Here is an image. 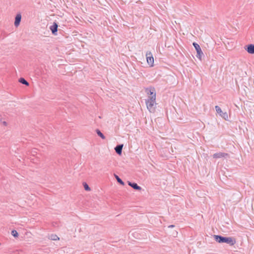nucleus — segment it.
<instances>
[{
  "mask_svg": "<svg viewBox=\"0 0 254 254\" xmlns=\"http://www.w3.org/2000/svg\"><path fill=\"white\" fill-rule=\"evenodd\" d=\"M213 238L215 241L218 243H226L231 246H234L236 243V239L233 237L214 235Z\"/></svg>",
  "mask_w": 254,
  "mask_h": 254,
  "instance_id": "nucleus-1",
  "label": "nucleus"
},
{
  "mask_svg": "<svg viewBox=\"0 0 254 254\" xmlns=\"http://www.w3.org/2000/svg\"><path fill=\"white\" fill-rule=\"evenodd\" d=\"M145 103L147 109L150 112H154L155 111L156 99L152 97L145 99Z\"/></svg>",
  "mask_w": 254,
  "mask_h": 254,
  "instance_id": "nucleus-2",
  "label": "nucleus"
},
{
  "mask_svg": "<svg viewBox=\"0 0 254 254\" xmlns=\"http://www.w3.org/2000/svg\"><path fill=\"white\" fill-rule=\"evenodd\" d=\"M192 45L193 46V47H194V48L196 51V53H197V55H196V57L200 60H201V58L203 56V53L200 48V46L197 43H196L195 42H193L192 43Z\"/></svg>",
  "mask_w": 254,
  "mask_h": 254,
  "instance_id": "nucleus-3",
  "label": "nucleus"
},
{
  "mask_svg": "<svg viewBox=\"0 0 254 254\" xmlns=\"http://www.w3.org/2000/svg\"><path fill=\"white\" fill-rule=\"evenodd\" d=\"M145 92L148 95V98H150L152 97L156 99V91L154 87H149L145 89Z\"/></svg>",
  "mask_w": 254,
  "mask_h": 254,
  "instance_id": "nucleus-4",
  "label": "nucleus"
},
{
  "mask_svg": "<svg viewBox=\"0 0 254 254\" xmlns=\"http://www.w3.org/2000/svg\"><path fill=\"white\" fill-rule=\"evenodd\" d=\"M146 60L150 66L152 67L154 65V58L151 52H147L146 54Z\"/></svg>",
  "mask_w": 254,
  "mask_h": 254,
  "instance_id": "nucleus-5",
  "label": "nucleus"
},
{
  "mask_svg": "<svg viewBox=\"0 0 254 254\" xmlns=\"http://www.w3.org/2000/svg\"><path fill=\"white\" fill-rule=\"evenodd\" d=\"M215 108L217 113H218L222 118H223L225 120H227L228 119V114L227 113V112H223L221 110L220 107L218 106H216L215 107Z\"/></svg>",
  "mask_w": 254,
  "mask_h": 254,
  "instance_id": "nucleus-6",
  "label": "nucleus"
},
{
  "mask_svg": "<svg viewBox=\"0 0 254 254\" xmlns=\"http://www.w3.org/2000/svg\"><path fill=\"white\" fill-rule=\"evenodd\" d=\"M229 156V154L228 153H223V152H217L213 155V157L214 158H226Z\"/></svg>",
  "mask_w": 254,
  "mask_h": 254,
  "instance_id": "nucleus-7",
  "label": "nucleus"
},
{
  "mask_svg": "<svg viewBox=\"0 0 254 254\" xmlns=\"http://www.w3.org/2000/svg\"><path fill=\"white\" fill-rule=\"evenodd\" d=\"M58 24L57 23L54 22L53 24L50 27V29L51 30L52 33L54 35H57Z\"/></svg>",
  "mask_w": 254,
  "mask_h": 254,
  "instance_id": "nucleus-8",
  "label": "nucleus"
},
{
  "mask_svg": "<svg viewBox=\"0 0 254 254\" xmlns=\"http://www.w3.org/2000/svg\"><path fill=\"white\" fill-rule=\"evenodd\" d=\"M245 49L251 54H254V44H249L245 46Z\"/></svg>",
  "mask_w": 254,
  "mask_h": 254,
  "instance_id": "nucleus-9",
  "label": "nucleus"
},
{
  "mask_svg": "<svg viewBox=\"0 0 254 254\" xmlns=\"http://www.w3.org/2000/svg\"><path fill=\"white\" fill-rule=\"evenodd\" d=\"M127 184L135 190H141L142 189L136 183L127 181Z\"/></svg>",
  "mask_w": 254,
  "mask_h": 254,
  "instance_id": "nucleus-10",
  "label": "nucleus"
},
{
  "mask_svg": "<svg viewBox=\"0 0 254 254\" xmlns=\"http://www.w3.org/2000/svg\"><path fill=\"white\" fill-rule=\"evenodd\" d=\"M21 20V15L20 13H17L15 17L14 25L15 27H18L20 23Z\"/></svg>",
  "mask_w": 254,
  "mask_h": 254,
  "instance_id": "nucleus-11",
  "label": "nucleus"
},
{
  "mask_svg": "<svg viewBox=\"0 0 254 254\" xmlns=\"http://www.w3.org/2000/svg\"><path fill=\"white\" fill-rule=\"evenodd\" d=\"M123 146H124L123 144H120L117 145L115 147V150L117 154L120 155L122 154Z\"/></svg>",
  "mask_w": 254,
  "mask_h": 254,
  "instance_id": "nucleus-12",
  "label": "nucleus"
},
{
  "mask_svg": "<svg viewBox=\"0 0 254 254\" xmlns=\"http://www.w3.org/2000/svg\"><path fill=\"white\" fill-rule=\"evenodd\" d=\"M18 81L20 83H21L22 84L25 85L26 86H28L29 85L28 82L23 77H20Z\"/></svg>",
  "mask_w": 254,
  "mask_h": 254,
  "instance_id": "nucleus-13",
  "label": "nucleus"
},
{
  "mask_svg": "<svg viewBox=\"0 0 254 254\" xmlns=\"http://www.w3.org/2000/svg\"><path fill=\"white\" fill-rule=\"evenodd\" d=\"M115 178H116L118 183H119L120 185L122 186L125 185V183L122 181V180L116 174H114Z\"/></svg>",
  "mask_w": 254,
  "mask_h": 254,
  "instance_id": "nucleus-14",
  "label": "nucleus"
},
{
  "mask_svg": "<svg viewBox=\"0 0 254 254\" xmlns=\"http://www.w3.org/2000/svg\"><path fill=\"white\" fill-rule=\"evenodd\" d=\"M96 132L98 134V136H99L102 139H105V136L104 135L103 133L101 132V131L99 129H96Z\"/></svg>",
  "mask_w": 254,
  "mask_h": 254,
  "instance_id": "nucleus-15",
  "label": "nucleus"
},
{
  "mask_svg": "<svg viewBox=\"0 0 254 254\" xmlns=\"http://www.w3.org/2000/svg\"><path fill=\"white\" fill-rule=\"evenodd\" d=\"M83 186L84 190H86V191L90 190V188L86 183L83 182Z\"/></svg>",
  "mask_w": 254,
  "mask_h": 254,
  "instance_id": "nucleus-16",
  "label": "nucleus"
},
{
  "mask_svg": "<svg viewBox=\"0 0 254 254\" xmlns=\"http://www.w3.org/2000/svg\"><path fill=\"white\" fill-rule=\"evenodd\" d=\"M11 234L14 237L17 238L18 236V233L15 230H12L11 232Z\"/></svg>",
  "mask_w": 254,
  "mask_h": 254,
  "instance_id": "nucleus-17",
  "label": "nucleus"
},
{
  "mask_svg": "<svg viewBox=\"0 0 254 254\" xmlns=\"http://www.w3.org/2000/svg\"><path fill=\"white\" fill-rule=\"evenodd\" d=\"M51 239L52 240H57L59 239V237L56 235H51Z\"/></svg>",
  "mask_w": 254,
  "mask_h": 254,
  "instance_id": "nucleus-18",
  "label": "nucleus"
},
{
  "mask_svg": "<svg viewBox=\"0 0 254 254\" xmlns=\"http://www.w3.org/2000/svg\"><path fill=\"white\" fill-rule=\"evenodd\" d=\"M174 227H175V226L173 225H171L168 226L169 228H173Z\"/></svg>",
  "mask_w": 254,
  "mask_h": 254,
  "instance_id": "nucleus-19",
  "label": "nucleus"
},
{
  "mask_svg": "<svg viewBox=\"0 0 254 254\" xmlns=\"http://www.w3.org/2000/svg\"><path fill=\"white\" fill-rule=\"evenodd\" d=\"M3 124L4 125H5V126H6L7 123H6V122H5V121H4V122H3Z\"/></svg>",
  "mask_w": 254,
  "mask_h": 254,
  "instance_id": "nucleus-20",
  "label": "nucleus"
}]
</instances>
